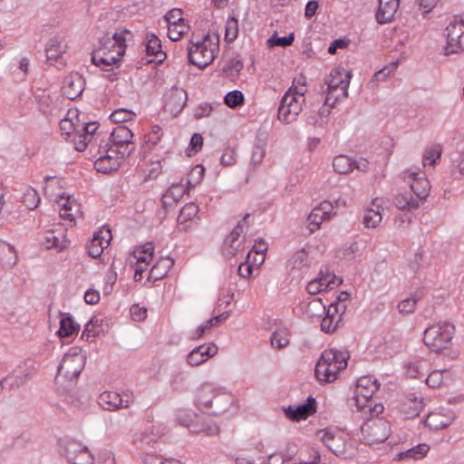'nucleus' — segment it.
<instances>
[{
  "instance_id": "43",
  "label": "nucleus",
  "mask_w": 464,
  "mask_h": 464,
  "mask_svg": "<svg viewBox=\"0 0 464 464\" xmlns=\"http://www.w3.org/2000/svg\"><path fill=\"white\" fill-rule=\"evenodd\" d=\"M270 342L274 348H285L289 344V334L285 329L275 331L271 335Z\"/></svg>"
},
{
  "instance_id": "49",
  "label": "nucleus",
  "mask_w": 464,
  "mask_h": 464,
  "mask_svg": "<svg viewBox=\"0 0 464 464\" xmlns=\"http://www.w3.org/2000/svg\"><path fill=\"white\" fill-rule=\"evenodd\" d=\"M324 220H326L325 218L321 214L320 209L314 208L307 218V228L311 233L314 232L320 227V225Z\"/></svg>"
},
{
  "instance_id": "37",
  "label": "nucleus",
  "mask_w": 464,
  "mask_h": 464,
  "mask_svg": "<svg viewBox=\"0 0 464 464\" xmlns=\"http://www.w3.org/2000/svg\"><path fill=\"white\" fill-rule=\"evenodd\" d=\"M426 425L433 430L446 428L451 422L450 417H447L440 412H430L426 418Z\"/></svg>"
},
{
  "instance_id": "32",
  "label": "nucleus",
  "mask_w": 464,
  "mask_h": 464,
  "mask_svg": "<svg viewBox=\"0 0 464 464\" xmlns=\"http://www.w3.org/2000/svg\"><path fill=\"white\" fill-rule=\"evenodd\" d=\"M61 315L60 328L57 332L60 337H69L79 331L80 325L73 321L69 314H62Z\"/></svg>"
},
{
  "instance_id": "30",
  "label": "nucleus",
  "mask_w": 464,
  "mask_h": 464,
  "mask_svg": "<svg viewBox=\"0 0 464 464\" xmlns=\"http://www.w3.org/2000/svg\"><path fill=\"white\" fill-rule=\"evenodd\" d=\"M393 203L399 209H416L420 206L418 198H415L411 192L398 193L394 197Z\"/></svg>"
},
{
  "instance_id": "56",
  "label": "nucleus",
  "mask_w": 464,
  "mask_h": 464,
  "mask_svg": "<svg viewBox=\"0 0 464 464\" xmlns=\"http://www.w3.org/2000/svg\"><path fill=\"white\" fill-rule=\"evenodd\" d=\"M168 26L187 22L183 17V11L179 8L169 10L164 16Z\"/></svg>"
},
{
  "instance_id": "60",
  "label": "nucleus",
  "mask_w": 464,
  "mask_h": 464,
  "mask_svg": "<svg viewBox=\"0 0 464 464\" xmlns=\"http://www.w3.org/2000/svg\"><path fill=\"white\" fill-rule=\"evenodd\" d=\"M58 204L62 207L60 209V216L62 218H65L69 220H72V213L69 212L72 210V202L70 200V198H64L63 197H61V199L58 201Z\"/></svg>"
},
{
  "instance_id": "31",
  "label": "nucleus",
  "mask_w": 464,
  "mask_h": 464,
  "mask_svg": "<svg viewBox=\"0 0 464 464\" xmlns=\"http://www.w3.org/2000/svg\"><path fill=\"white\" fill-rule=\"evenodd\" d=\"M401 407V411L405 414L406 418H414L419 416L422 411L424 403L421 398L414 396L413 398H407Z\"/></svg>"
},
{
  "instance_id": "50",
  "label": "nucleus",
  "mask_w": 464,
  "mask_h": 464,
  "mask_svg": "<svg viewBox=\"0 0 464 464\" xmlns=\"http://www.w3.org/2000/svg\"><path fill=\"white\" fill-rule=\"evenodd\" d=\"M146 52L148 54L156 57L162 54L160 40L155 34L148 35Z\"/></svg>"
},
{
  "instance_id": "26",
  "label": "nucleus",
  "mask_w": 464,
  "mask_h": 464,
  "mask_svg": "<svg viewBox=\"0 0 464 464\" xmlns=\"http://www.w3.org/2000/svg\"><path fill=\"white\" fill-rule=\"evenodd\" d=\"M310 259L308 252L304 248H301L295 252L288 259L286 268L289 273L302 272L303 269L308 267Z\"/></svg>"
},
{
  "instance_id": "19",
  "label": "nucleus",
  "mask_w": 464,
  "mask_h": 464,
  "mask_svg": "<svg viewBox=\"0 0 464 464\" xmlns=\"http://www.w3.org/2000/svg\"><path fill=\"white\" fill-rule=\"evenodd\" d=\"M98 128L96 121L83 122L81 121L80 132L76 135L78 140L74 139V149L78 151H83L93 140L96 141L100 136V132H97Z\"/></svg>"
},
{
  "instance_id": "62",
  "label": "nucleus",
  "mask_w": 464,
  "mask_h": 464,
  "mask_svg": "<svg viewBox=\"0 0 464 464\" xmlns=\"http://www.w3.org/2000/svg\"><path fill=\"white\" fill-rule=\"evenodd\" d=\"M423 364H426L425 361H419L413 363H411L408 367L407 373L411 378H421L424 377L425 372L421 370L423 368Z\"/></svg>"
},
{
  "instance_id": "47",
  "label": "nucleus",
  "mask_w": 464,
  "mask_h": 464,
  "mask_svg": "<svg viewBox=\"0 0 464 464\" xmlns=\"http://www.w3.org/2000/svg\"><path fill=\"white\" fill-rule=\"evenodd\" d=\"M317 278H320V283L324 284V288H334L342 283V279L334 275V273L326 270L325 272L320 271Z\"/></svg>"
},
{
  "instance_id": "11",
  "label": "nucleus",
  "mask_w": 464,
  "mask_h": 464,
  "mask_svg": "<svg viewBox=\"0 0 464 464\" xmlns=\"http://www.w3.org/2000/svg\"><path fill=\"white\" fill-rule=\"evenodd\" d=\"M98 155L94 168L98 172L105 174L118 169L121 160L126 157L118 153L117 149L109 148L108 143L99 146Z\"/></svg>"
},
{
  "instance_id": "54",
  "label": "nucleus",
  "mask_w": 464,
  "mask_h": 464,
  "mask_svg": "<svg viewBox=\"0 0 464 464\" xmlns=\"http://www.w3.org/2000/svg\"><path fill=\"white\" fill-rule=\"evenodd\" d=\"M265 155H266V144L264 141L259 140L255 143V145L253 147L252 155H251V162L254 165L260 164L262 162Z\"/></svg>"
},
{
  "instance_id": "5",
  "label": "nucleus",
  "mask_w": 464,
  "mask_h": 464,
  "mask_svg": "<svg viewBox=\"0 0 464 464\" xmlns=\"http://www.w3.org/2000/svg\"><path fill=\"white\" fill-rule=\"evenodd\" d=\"M366 420L361 426V440L363 443L372 445L385 441L391 434L388 420L378 416L362 414Z\"/></svg>"
},
{
  "instance_id": "64",
  "label": "nucleus",
  "mask_w": 464,
  "mask_h": 464,
  "mask_svg": "<svg viewBox=\"0 0 464 464\" xmlns=\"http://www.w3.org/2000/svg\"><path fill=\"white\" fill-rule=\"evenodd\" d=\"M452 172L464 176V152L459 153L458 157L452 160Z\"/></svg>"
},
{
  "instance_id": "1",
  "label": "nucleus",
  "mask_w": 464,
  "mask_h": 464,
  "mask_svg": "<svg viewBox=\"0 0 464 464\" xmlns=\"http://www.w3.org/2000/svg\"><path fill=\"white\" fill-rule=\"evenodd\" d=\"M131 37V33L122 30L112 35L105 34L100 40L99 47L93 51L92 61L93 64L106 70L116 65L121 60L126 49V41Z\"/></svg>"
},
{
  "instance_id": "42",
  "label": "nucleus",
  "mask_w": 464,
  "mask_h": 464,
  "mask_svg": "<svg viewBox=\"0 0 464 464\" xmlns=\"http://www.w3.org/2000/svg\"><path fill=\"white\" fill-rule=\"evenodd\" d=\"M190 27L187 22L168 26V36L171 41H179L189 31Z\"/></svg>"
},
{
  "instance_id": "46",
  "label": "nucleus",
  "mask_w": 464,
  "mask_h": 464,
  "mask_svg": "<svg viewBox=\"0 0 464 464\" xmlns=\"http://www.w3.org/2000/svg\"><path fill=\"white\" fill-rule=\"evenodd\" d=\"M22 202L28 209H34L40 203L38 192L33 188H27L23 194Z\"/></svg>"
},
{
  "instance_id": "17",
  "label": "nucleus",
  "mask_w": 464,
  "mask_h": 464,
  "mask_svg": "<svg viewBox=\"0 0 464 464\" xmlns=\"http://www.w3.org/2000/svg\"><path fill=\"white\" fill-rule=\"evenodd\" d=\"M81 119L78 109H69L66 115L60 121L61 134L65 137L66 140H70L74 144V139L80 132Z\"/></svg>"
},
{
  "instance_id": "6",
  "label": "nucleus",
  "mask_w": 464,
  "mask_h": 464,
  "mask_svg": "<svg viewBox=\"0 0 464 464\" xmlns=\"http://www.w3.org/2000/svg\"><path fill=\"white\" fill-rule=\"evenodd\" d=\"M454 333V324L450 322H439L425 330L423 342L430 351L440 353L448 348Z\"/></svg>"
},
{
  "instance_id": "14",
  "label": "nucleus",
  "mask_w": 464,
  "mask_h": 464,
  "mask_svg": "<svg viewBox=\"0 0 464 464\" xmlns=\"http://www.w3.org/2000/svg\"><path fill=\"white\" fill-rule=\"evenodd\" d=\"M248 217L249 214H246V216L238 221L237 226L225 239L223 251L227 256H235L239 252L243 251V242L245 237H243L241 238V235L245 232L244 228L246 225V218Z\"/></svg>"
},
{
  "instance_id": "40",
  "label": "nucleus",
  "mask_w": 464,
  "mask_h": 464,
  "mask_svg": "<svg viewBox=\"0 0 464 464\" xmlns=\"http://www.w3.org/2000/svg\"><path fill=\"white\" fill-rule=\"evenodd\" d=\"M243 69V63L237 59H231L227 61L223 68L224 76L234 82L238 77L241 70Z\"/></svg>"
},
{
  "instance_id": "10",
  "label": "nucleus",
  "mask_w": 464,
  "mask_h": 464,
  "mask_svg": "<svg viewBox=\"0 0 464 464\" xmlns=\"http://www.w3.org/2000/svg\"><path fill=\"white\" fill-rule=\"evenodd\" d=\"M132 139L133 133L127 126L118 125L111 132L108 147L117 149L118 153L127 157L135 150Z\"/></svg>"
},
{
  "instance_id": "18",
  "label": "nucleus",
  "mask_w": 464,
  "mask_h": 464,
  "mask_svg": "<svg viewBox=\"0 0 464 464\" xmlns=\"http://www.w3.org/2000/svg\"><path fill=\"white\" fill-rule=\"evenodd\" d=\"M111 232L109 228H102L93 233L92 238L86 245L88 255L93 258L101 256L103 250L110 245Z\"/></svg>"
},
{
  "instance_id": "25",
  "label": "nucleus",
  "mask_w": 464,
  "mask_h": 464,
  "mask_svg": "<svg viewBox=\"0 0 464 464\" xmlns=\"http://www.w3.org/2000/svg\"><path fill=\"white\" fill-rule=\"evenodd\" d=\"M400 0H379L376 20L379 24L390 23L398 11Z\"/></svg>"
},
{
  "instance_id": "35",
  "label": "nucleus",
  "mask_w": 464,
  "mask_h": 464,
  "mask_svg": "<svg viewBox=\"0 0 464 464\" xmlns=\"http://www.w3.org/2000/svg\"><path fill=\"white\" fill-rule=\"evenodd\" d=\"M430 450L429 445L425 443L419 444L413 448H411L405 451L398 454V459H421L424 458Z\"/></svg>"
},
{
  "instance_id": "34",
  "label": "nucleus",
  "mask_w": 464,
  "mask_h": 464,
  "mask_svg": "<svg viewBox=\"0 0 464 464\" xmlns=\"http://www.w3.org/2000/svg\"><path fill=\"white\" fill-rule=\"evenodd\" d=\"M231 402L232 398L230 395L217 394L212 400V407H209L208 409H212V414L220 415L227 411Z\"/></svg>"
},
{
  "instance_id": "39",
  "label": "nucleus",
  "mask_w": 464,
  "mask_h": 464,
  "mask_svg": "<svg viewBox=\"0 0 464 464\" xmlns=\"http://www.w3.org/2000/svg\"><path fill=\"white\" fill-rule=\"evenodd\" d=\"M301 112V109L295 104L288 107L280 103L278 108L277 118L280 121L284 123H290L296 119V116Z\"/></svg>"
},
{
  "instance_id": "23",
  "label": "nucleus",
  "mask_w": 464,
  "mask_h": 464,
  "mask_svg": "<svg viewBox=\"0 0 464 464\" xmlns=\"http://www.w3.org/2000/svg\"><path fill=\"white\" fill-rule=\"evenodd\" d=\"M218 346L211 343L194 348L188 355L187 362L191 366H198L218 353Z\"/></svg>"
},
{
  "instance_id": "44",
  "label": "nucleus",
  "mask_w": 464,
  "mask_h": 464,
  "mask_svg": "<svg viewBox=\"0 0 464 464\" xmlns=\"http://www.w3.org/2000/svg\"><path fill=\"white\" fill-rule=\"evenodd\" d=\"M324 314L325 315L321 322V329L327 334L333 333L337 329L341 320L339 317L333 314L328 309L325 310Z\"/></svg>"
},
{
  "instance_id": "12",
  "label": "nucleus",
  "mask_w": 464,
  "mask_h": 464,
  "mask_svg": "<svg viewBox=\"0 0 464 464\" xmlns=\"http://www.w3.org/2000/svg\"><path fill=\"white\" fill-rule=\"evenodd\" d=\"M323 443L336 456L348 457V444L345 435L331 428L320 431Z\"/></svg>"
},
{
  "instance_id": "20",
  "label": "nucleus",
  "mask_w": 464,
  "mask_h": 464,
  "mask_svg": "<svg viewBox=\"0 0 464 464\" xmlns=\"http://www.w3.org/2000/svg\"><path fill=\"white\" fill-rule=\"evenodd\" d=\"M70 241L66 237L65 229L58 228L44 232L42 245L46 249H54L57 252L63 251L69 246Z\"/></svg>"
},
{
  "instance_id": "21",
  "label": "nucleus",
  "mask_w": 464,
  "mask_h": 464,
  "mask_svg": "<svg viewBox=\"0 0 464 464\" xmlns=\"http://www.w3.org/2000/svg\"><path fill=\"white\" fill-rule=\"evenodd\" d=\"M179 422L180 425L187 427L191 433H202L207 436L218 435L219 433V427L218 424L206 418L196 417L195 420H192L189 422L183 421L179 418Z\"/></svg>"
},
{
  "instance_id": "15",
  "label": "nucleus",
  "mask_w": 464,
  "mask_h": 464,
  "mask_svg": "<svg viewBox=\"0 0 464 464\" xmlns=\"http://www.w3.org/2000/svg\"><path fill=\"white\" fill-rule=\"evenodd\" d=\"M133 402L131 394H120L116 392H103L98 398V404L105 411L127 409Z\"/></svg>"
},
{
  "instance_id": "29",
  "label": "nucleus",
  "mask_w": 464,
  "mask_h": 464,
  "mask_svg": "<svg viewBox=\"0 0 464 464\" xmlns=\"http://www.w3.org/2000/svg\"><path fill=\"white\" fill-rule=\"evenodd\" d=\"M351 78V72L340 67L334 68L331 72L328 87H348Z\"/></svg>"
},
{
  "instance_id": "3",
  "label": "nucleus",
  "mask_w": 464,
  "mask_h": 464,
  "mask_svg": "<svg viewBox=\"0 0 464 464\" xmlns=\"http://www.w3.org/2000/svg\"><path fill=\"white\" fill-rule=\"evenodd\" d=\"M219 51V37L215 34H207L204 37L192 35L188 46L190 63L198 68H206L213 63Z\"/></svg>"
},
{
  "instance_id": "4",
  "label": "nucleus",
  "mask_w": 464,
  "mask_h": 464,
  "mask_svg": "<svg viewBox=\"0 0 464 464\" xmlns=\"http://www.w3.org/2000/svg\"><path fill=\"white\" fill-rule=\"evenodd\" d=\"M347 351L336 349L325 350L315 366V376L319 382H333L337 379L341 371L347 367L349 359Z\"/></svg>"
},
{
  "instance_id": "24",
  "label": "nucleus",
  "mask_w": 464,
  "mask_h": 464,
  "mask_svg": "<svg viewBox=\"0 0 464 464\" xmlns=\"http://www.w3.org/2000/svg\"><path fill=\"white\" fill-rule=\"evenodd\" d=\"M199 208L193 202L186 204L178 216V227L181 231H188L197 224Z\"/></svg>"
},
{
  "instance_id": "55",
  "label": "nucleus",
  "mask_w": 464,
  "mask_h": 464,
  "mask_svg": "<svg viewBox=\"0 0 464 464\" xmlns=\"http://www.w3.org/2000/svg\"><path fill=\"white\" fill-rule=\"evenodd\" d=\"M85 84V79L77 72H72L64 77V87H82Z\"/></svg>"
},
{
  "instance_id": "38",
  "label": "nucleus",
  "mask_w": 464,
  "mask_h": 464,
  "mask_svg": "<svg viewBox=\"0 0 464 464\" xmlns=\"http://www.w3.org/2000/svg\"><path fill=\"white\" fill-rule=\"evenodd\" d=\"M304 305V312L309 318L321 317L326 310L325 305L319 297L312 298Z\"/></svg>"
},
{
  "instance_id": "7",
  "label": "nucleus",
  "mask_w": 464,
  "mask_h": 464,
  "mask_svg": "<svg viewBox=\"0 0 464 464\" xmlns=\"http://www.w3.org/2000/svg\"><path fill=\"white\" fill-rule=\"evenodd\" d=\"M84 365L85 356L76 347L71 348L58 366L56 379L64 378L72 382L79 377Z\"/></svg>"
},
{
  "instance_id": "61",
  "label": "nucleus",
  "mask_w": 464,
  "mask_h": 464,
  "mask_svg": "<svg viewBox=\"0 0 464 464\" xmlns=\"http://www.w3.org/2000/svg\"><path fill=\"white\" fill-rule=\"evenodd\" d=\"M443 382V372L433 371L426 378V383L430 388H439Z\"/></svg>"
},
{
  "instance_id": "58",
  "label": "nucleus",
  "mask_w": 464,
  "mask_h": 464,
  "mask_svg": "<svg viewBox=\"0 0 464 464\" xmlns=\"http://www.w3.org/2000/svg\"><path fill=\"white\" fill-rule=\"evenodd\" d=\"M86 448V446H83L82 444L76 440L68 441L65 447L67 459L70 460L76 455H79V453L84 450Z\"/></svg>"
},
{
  "instance_id": "45",
  "label": "nucleus",
  "mask_w": 464,
  "mask_h": 464,
  "mask_svg": "<svg viewBox=\"0 0 464 464\" xmlns=\"http://www.w3.org/2000/svg\"><path fill=\"white\" fill-rule=\"evenodd\" d=\"M442 153V148L439 144H435L425 150L422 161L423 165H430L433 166L436 164L437 160L440 158Z\"/></svg>"
},
{
  "instance_id": "63",
  "label": "nucleus",
  "mask_w": 464,
  "mask_h": 464,
  "mask_svg": "<svg viewBox=\"0 0 464 464\" xmlns=\"http://www.w3.org/2000/svg\"><path fill=\"white\" fill-rule=\"evenodd\" d=\"M92 455L88 448H86L84 450L80 452L79 455H76L69 461H71L72 464H92Z\"/></svg>"
},
{
  "instance_id": "53",
  "label": "nucleus",
  "mask_w": 464,
  "mask_h": 464,
  "mask_svg": "<svg viewBox=\"0 0 464 464\" xmlns=\"http://www.w3.org/2000/svg\"><path fill=\"white\" fill-rule=\"evenodd\" d=\"M238 34V21L235 17H230L226 23L225 39L227 42H233Z\"/></svg>"
},
{
  "instance_id": "52",
  "label": "nucleus",
  "mask_w": 464,
  "mask_h": 464,
  "mask_svg": "<svg viewBox=\"0 0 464 464\" xmlns=\"http://www.w3.org/2000/svg\"><path fill=\"white\" fill-rule=\"evenodd\" d=\"M135 113L130 110L118 109L111 113L110 119L116 123L125 122L133 120Z\"/></svg>"
},
{
  "instance_id": "22",
  "label": "nucleus",
  "mask_w": 464,
  "mask_h": 464,
  "mask_svg": "<svg viewBox=\"0 0 464 464\" xmlns=\"http://www.w3.org/2000/svg\"><path fill=\"white\" fill-rule=\"evenodd\" d=\"M316 411V401L308 397L306 402L296 407L289 406L285 410V416L293 421L306 420Z\"/></svg>"
},
{
  "instance_id": "59",
  "label": "nucleus",
  "mask_w": 464,
  "mask_h": 464,
  "mask_svg": "<svg viewBox=\"0 0 464 464\" xmlns=\"http://www.w3.org/2000/svg\"><path fill=\"white\" fill-rule=\"evenodd\" d=\"M324 97V104L330 107H334L338 101V97L335 95V92L340 91L342 92L343 97H347L348 89H326Z\"/></svg>"
},
{
  "instance_id": "27",
  "label": "nucleus",
  "mask_w": 464,
  "mask_h": 464,
  "mask_svg": "<svg viewBox=\"0 0 464 464\" xmlns=\"http://www.w3.org/2000/svg\"><path fill=\"white\" fill-rule=\"evenodd\" d=\"M380 199L378 198L372 201V207L364 210L362 224L366 227L375 228L382 221V217L381 213Z\"/></svg>"
},
{
  "instance_id": "51",
  "label": "nucleus",
  "mask_w": 464,
  "mask_h": 464,
  "mask_svg": "<svg viewBox=\"0 0 464 464\" xmlns=\"http://www.w3.org/2000/svg\"><path fill=\"white\" fill-rule=\"evenodd\" d=\"M295 40V34L291 33L286 37H278L277 34L275 33L268 40H267V46L272 48L275 46H290Z\"/></svg>"
},
{
  "instance_id": "33",
  "label": "nucleus",
  "mask_w": 464,
  "mask_h": 464,
  "mask_svg": "<svg viewBox=\"0 0 464 464\" xmlns=\"http://www.w3.org/2000/svg\"><path fill=\"white\" fill-rule=\"evenodd\" d=\"M281 103L292 108V105H297L301 111L304 103V92H299V89H287V92L282 98Z\"/></svg>"
},
{
  "instance_id": "41",
  "label": "nucleus",
  "mask_w": 464,
  "mask_h": 464,
  "mask_svg": "<svg viewBox=\"0 0 464 464\" xmlns=\"http://www.w3.org/2000/svg\"><path fill=\"white\" fill-rule=\"evenodd\" d=\"M420 294L414 293L410 297L403 299L398 304L399 312L404 314L413 313L416 308L417 302L420 300Z\"/></svg>"
},
{
  "instance_id": "36",
  "label": "nucleus",
  "mask_w": 464,
  "mask_h": 464,
  "mask_svg": "<svg viewBox=\"0 0 464 464\" xmlns=\"http://www.w3.org/2000/svg\"><path fill=\"white\" fill-rule=\"evenodd\" d=\"M354 160L346 155H338L334 158L333 168L335 172L348 174L353 169Z\"/></svg>"
},
{
  "instance_id": "48",
  "label": "nucleus",
  "mask_w": 464,
  "mask_h": 464,
  "mask_svg": "<svg viewBox=\"0 0 464 464\" xmlns=\"http://www.w3.org/2000/svg\"><path fill=\"white\" fill-rule=\"evenodd\" d=\"M244 101L245 98L243 93L237 89H234L233 91L229 92L224 97L225 104L232 109L243 105Z\"/></svg>"
},
{
  "instance_id": "16",
  "label": "nucleus",
  "mask_w": 464,
  "mask_h": 464,
  "mask_svg": "<svg viewBox=\"0 0 464 464\" xmlns=\"http://www.w3.org/2000/svg\"><path fill=\"white\" fill-rule=\"evenodd\" d=\"M69 49L68 35L65 32H60L52 36L45 46L47 60L51 63L63 59V54Z\"/></svg>"
},
{
  "instance_id": "2",
  "label": "nucleus",
  "mask_w": 464,
  "mask_h": 464,
  "mask_svg": "<svg viewBox=\"0 0 464 464\" xmlns=\"http://www.w3.org/2000/svg\"><path fill=\"white\" fill-rule=\"evenodd\" d=\"M380 385L378 380L371 375L362 376L357 380L353 398V406L355 407L356 411L372 416H379L383 412V405L376 402L373 398V395L379 391Z\"/></svg>"
},
{
  "instance_id": "9",
  "label": "nucleus",
  "mask_w": 464,
  "mask_h": 464,
  "mask_svg": "<svg viewBox=\"0 0 464 464\" xmlns=\"http://www.w3.org/2000/svg\"><path fill=\"white\" fill-rule=\"evenodd\" d=\"M446 44L443 48L446 55L464 51V20L455 18L445 29Z\"/></svg>"
},
{
  "instance_id": "8",
  "label": "nucleus",
  "mask_w": 464,
  "mask_h": 464,
  "mask_svg": "<svg viewBox=\"0 0 464 464\" xmlns=\"http://www.w3.org/2000/svg\"><path fill=\"white\" fill-rule=\"evenodd\" d=\"M401 177L420 202L427 198L430 184L424 171L419 169H407L401 172Z\"/></svg>"
},
{
  "instance_id": "57",
  "label": "nucleus",
  "mask_w": 464,
  "mask_h": 464,
  "mask_svg": "<svg viewBox=\"0 0 464 464\" xmlns=\"http://www.w3.org/2000/svg\"><path fill=\"white\" fill-rule=\"evenodd\" d=\"M214 396L215 395L212 391L202 389L198 395L197 402L198 406L208 409L209 407H212V400Z\"/></svg>"
},
{
  "instance_id": "13",
  "label": "nucleus",
  "mask_w": 464,
  "mask_h": 464,
  "mask_svg": "<svg viewBox=\"0 0 464 464\" xmlns=\"http://www.w3.org/2000/svg\"><path fill=\"white\" fill-rule=\"evenodd\" d=\"M187 101L186 89H168L163 95L162 110L171 117H177L184 109Z\"/></svg>"
},
{
  "instance_id": "28",
  "label": "nucleus",
  "mask_w": 464,
  "mask_h": 464,
  "mask_svg": "<svg viewBox=\"0 0 464 464\" xmlns=\"http://www.w3.org/2000/svg\"><path fill=\"white\" fill-rule=\"evenodd\" d=\"M174 260L169 256L160 257L157 263L151 267L148 279L155 282L162 279L167 276L169 269L173 266Z\"/></svg>"
}]
</instances>
